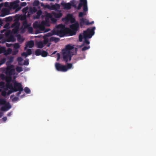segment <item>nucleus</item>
I'll use <instances>...</instances> for the list:
<instances>
[{"label":"nucleus","mask_w":156,"mask_h":156,"mask_svg":"<svg viewBox=\"0 0 156 156\" xmlns=\"http://www.w3.org/2000/svg\"><path fill=\"white\" fill-rule=\"evenodd\" d=\"M62 15L61 11L56 12H53L51 14L46 13L45 14V21H43L40 24L37 22H35L33 24L34 27L36 29H38L41 31L44 30L45 26H49L48 22L49 19L54 23L56 21V20L55 18H59L62 17Z\"/></svg>","instance_id":"1"},{"label":"nucleus","mask_w":156,"mask_h":156,"mask_svg":"<svg viewBox=\"0 0 156 156\" xmlns=\"http://www.w3.org/2000/svg\"><path fill=\"white\" fill-rule=\"evenodd\" d=\"M77 48H74L73 46L68 44L66 46L65 48L62 50V54L63 59L67 62L71 60L72 56L76 53Z\"/></svg>","instance_id":"2"},{"label":"nucleus","mask_w":156,"mask_h":156,"mask_svg":"<svg viewBox=\"0 0 156 156\" xmlns=\"http://www.w3.org/2000/svg\"><path fill=\"white\" fill-rule=\"evenodd\" d=\"M19 23L18 21H16L11 26V27L13 28L11 32L10 30H6L5 29L1 31L2 33L5 32V34L6 37L7 41L13 42L15 41L16 39L12 34L13 33L14 34L17 32L19 29Z\"/></svg>","instance_id":"3"},{"label":"nucleus","mask_w":156,"mask_h":156,"mask_svg":"<svg viewBox=\"0 0 156 156\" xmlns=\"http://www.w3.org/2000/svg\"><path fill=\"white\" fill-rule=\"evenodd\" d=\"M95 29V27H94L92 28H88L87 30L84 31L83 34H80L79 36L80 41H82L83 38L84 40V44H89L90 42L87 40V39L91 38L94 35Z\"/></svg>","instance_id":"4"},{"label":"nucleus","mask_w":156,"mask_h":156,"mask_svg":"<svg viewBox=\"0 0 156 156\" xmlns=\"http://www.w3.org/2000/svg\"><path fill=\"white\" fill-rule=\"evenodd\" d=\"M68 29H66L64 26L60 24L56 27L54 29L52 33V35H57L60 37H62L66 34Z\"/></svg>","instance_id":"5"},{"label":"nucleus","mask_w":156,"mask_h":156,"mask_svg":"<svg viewBox=\"0 0 156 156\" xmlns=\"http://www.w3.org/2000/svg\"><path fill=\"white\" fill-rule=\"evenodd\" d=\"M19 2L20 1L19 0H16L11 2H6L4 3V6L11 9L16 8V11H18L21 8V7L19 6Z\"/></svg>","instance_id":"6"},{"label":"nucleus","mask_w":156,"mask_h":156,"mask_svg":"<svg viewBox=\"0 0 156 156\" xmlns=\"http://www.w3.org/2000/svg\"><path fill=\"white\" fill-rule=\"evenodd\" d=\"M55 66L57 70L63 72L67 71L68 70L72 68L73 67L72 65L71 64H68L66 66L58 63H56Z\"/></svg>","instance_id":"7"},{"label":"nucleus","mask_w":156,"mask_h":156,"mask_svg":"<svg viewBox=\"0 0 156 156\" xmlns=\"http://www.w3.org/2000/svg\"><path fill=\"white\" fill-rule=\"evenodd\" d=\"M34 45V42L33 41H30L27 44L25 48V50H27V53L24 52L22 54V56L27 57L28 55H30L31 54V50L30 49H27V48H32Z\"/></svg>","instance_id":"8"},{"label":"nucleus","mask_w":156,"mask_h":156,"mask_svg":"<svg viewBox=\"0 0 156 156\" xmlns=\"http://www.w3.org/2000/svg\"><path fill=\"white\" fill-rule=\"evenodd\" d=\"M0 105H3L1 108V110L2 111H6L11 108V106L9 103L6 102L3 99L0 98Z\"/></svg>","instance_id":"9"},{"label":"nucleus","mask_w":156,"mask_h":156,"mask_svg":"<svg viewBox=\"0 0 156 156\" xmlns=\"http://www.w3.org/2000/svg\"><path fill=\"white\" fill-rule=\"evenodd\" d=\"M52 34L51 33H49L46 34L44 37V43L41 41L37 42L36 43V44L38 48H42L44 46V45L46 44L48 41V37L51 36Z\"/></svg>","instance_id":"10"},{"label":"nucleus","mask_w":156,"mask_h":156,"mask_svg":"<svg viewBox=\"0 0 156 156\" xmlns=\"http://www.w3.org/2000/svg\"><path fill=\"white\" fill-rule=\"evenodd\" d=\"M41 5L44 8H47L51 10H57L60 9V5L57 4L55 5H45L43 3H41Z\"/></svg>","instance_id":"11"},{"label":"nucleus","mask_w":156,"mask_h":156,"mask_svg":"<svg viewBox=\"0 0 156 156\" xmlns=\"http://www.w3.org/2000/svg\"><path fill=\"white\" fill-rule=\"evenodd\" d=\"M28 9V7H27L25 8H24L23 10L22 11L23 13H25V14L23 17V19H25L26 17L27 16L28 17L30 15L32 14L33 12H35L37 11V9L35 7L30 8V9L29 12H28L27 16L26 15V13Z\"/></svg>","instance_id":"12"},{"label":"nucleus","mask_w":156,"mask_h":156,"mask_svg":"<svg viewBox=\"0 0 156 156\" xmlns=\"http://www.w3.org/2000/svg\"><path fill=\"white\" fill-rule=\"evenodd\" d=\"M80 3L78 6L77 9H80L82 6H83V10L87 11V0H80Z\"/></svg>","instance_id":"13"},{"label":"nucleus","mask_w":156,"mask_h":156,"mask_svg":"<svg viewBox=\"0 0 156 156\" xmlns=\"http://www.w3.org/2000/svg\"><path fill=\"white\" fill-rule=\"evenodd\" d=\"M63 21H65V23H67L70 22L71 23H73L75 21L74 18L70 14H68L64 18L62 19Z\"/></svg>","instance_id":"14"},{"label":"nucleus","mask_w":156,"mask_h":156,"mask_svg":"<svg viewBox=\"0 0 156 156\" xmlns=\"http://www.w3.org/2000/svg\"><path fill=\"white\" fill-rule=\"evenodd\" d=\"M5 7L6 8H3L2 10L1 13L0 15V16L1 17H4L9 14V10L11 9Z\"/></svg>","instance_id":"15"},{"label":"nucleus","mask_w":156,"mask_h":156,"mask_svg":"<svg viewBox=\"0 0 156 156\" xmlns=\"http://www.w3.org/2000/svg\"><path fill=\"white\" fill-rule=\"evenodd\" d=\"M12 50L10 48H9L7 50H5V48L4 47H0V53L4 52L6 55L9 54L11 53Z\"/></svg>","instance_id":"16"},{"label":"nucleus","mask_w":156,"mask_h":156,"mask_svg":"<svg viewBox=\"0 0 156 156\" xmlns=\"http://www.w3.org/2000/svg\"><path fill=\"white\" fill-rule=\"evenodd\" d=\"M30 24H28L26 21H24L23 22V26L24 28L27 29L29 32L31 33L33 29L31 27H30Z\"/></svg>","instance_id":"17"},{"label":"nucleus","mask_w":156,"mask_h":156,"mask_svg":"<svg viewBox=\"0 0 156 156\" xmlns=\"http://www.w3.org/2000/svg\"><path fill=\"white\" fill-rule=\"evenodd\" d=\"M61 5L64 9H68L71 8V4L69 2L66 3L65 2H62L61 3Z\"/></svg>","instance_id":"18"},{"label":"nucleus","mask_w":156,"mask_h":156,"mask_svg":"<svg viewBox=\"0 0 156 156\" xmlns=\"http://www.w3.org/2000/svg\"><path fill=\"white\" fill-rule=\"evenodd\" d=\"M89 23L88 20L86 19L81 18L80 19V25L81 26H83L84 25H89Z\"/></svg>","instance_id":"19"},{"label":"nucleus","mask_w":156,"mask_h":156,"mask_svg":"<svg viewBox=\"0 0 156 156\" xmlns=\"http://www.w3.org/2000/svg\"><path fill=\"white\" fill-rule=\"evenodd\" d=\"M79 28V25L78 23L76 22L70 26L71 29L74 31L77 30Z\"/></svg>","instance_id":"20"},{"label":"nucleus","mask_w":156,"mask_h":156,"mask_svg":"<svg viewBox=\"0 0 156 156\" xmlns=\"http://www.w3.org/2000/svg\"><path fill=\"white\" fill-rule=\"evenodd\" d=\"M69 3L71 4V6H72L73 7H76L77 4V1L75 0H72L70 1Z\"/></svg>","instance_id":"21"},{"label":"nucleus","mask_w":156,"mask_h":156,"mask_svg":"<svg viewBox=\"0 0 156 156\" xmlns=\"http://www.w3.org/2000/svg\"><path fill=\"white\" fill-rule=\"evenodd\" d=\"M59 38L53 37H51L50 38V40L51 41H54L55 42H58L59 41Z\"/></svg>","instance_id":"22"},{"label":"nucleus","mask_w":156,"mask_h":156,"mask_svg":"<svg viewBox=\"0 0 156 156\" xmlns=\"http://www.w3.org/2000/svg\"><path fill=\"white\" fill-rule=\"evenodd\" d=\"M17 60L19 64L20 65H23L22 62L23 61V59L21 57H18L17 58Z\"/></svg>","instance_id":"23"},{"label":"nucleus","mask_w":156,"mask_h":156,"mask_svg":"<svg viewBox=\"0 0 156 156\" xmlns=\"http://www.w3.org/2000/svg\"><path fill=\"white\" fill-rule=\"evenodd\" d=\"M84 11L83 12H80L79 13V16L80 17H82L83 16L86 15V11Z\"/></svg>","instance_id":"24"},{"label":"nucleus","mask_w":156,"mask_h":156,"mask_svg":"<svg viewBox=\"0 0 156 156\" xmlns=\"http://www.w3.org/2000/svg\"><path fill=\"white\" fill-rule=\"evenodd\" d=\"M16 71L19 73H20L23 70V68L19 66H17L16 67Z\"/></svg>","instance_id":"25"},{"label":"nucleus","mask_w":156,"mask_h":156,"mask_svg":"<svg viewBox=\"0 0 156 156\" xmlns=\"http://www.w3.org/2000/svg\"><path fill=\"white\" fill-rule=\"evenodd\" d=\"M17 39L18 41L20 42H21L23 41L24 40V39L23 37L20 35H19L18 36Z\"/></svg>","instance_id":"26"},{"label":"nucleus","mask_w":156,"mask_h":156,"mask_svg":"<svg viewBox=\"0 0 156 156\" xmlns=\"http://www.w3.org/2000/svg\"><path fill=\"white\" fill-rule=\"evenodd\" d=\"M42 51L40 49H37L36 50L35 54L37 55H41Z\"/></svg>","instance_id":"27"},{"label":"nucleus","mask_w":156,"mask_h":156,"mask_svg":"<svg viewBox=\"0 0 156 156\" xmlns=\"http://www.w3.org/2000/svg\"><path fill=\"white\" fill-rule=\"evenodd\" d=\"M42 13L41 10H39L37 12V16L34 17V18H38L41 15Z\"/></svg>","instance_id":"28"},{"label":"nucleus","mask_w":156,"mask_h":156,"mask_svg":"<svg viewBox=\"0 0 156 156\" xmlns=\"http://www.w3.org/2000/svg\"><path fill=\"white\" fill-rule=\"evenodd\" d=\"M41 55L43 57H45L47 55V53L45 51H42Z\"/></svg>","instance_id":"29"},{"label":"nucleus","mask_w":156,"mask_h":156,"mask_svg":"<svg viewBox=\"0 0 156 156\" xmlns=\"http://www.w3.org/2000/svg\"><path fill=\"white\" fill-rule=\"evenodd\" d=\"M24 90L25 92L27 94H29L30 92V89L27 87H26L24 88Z\"/></svg>","instance_id":"30"},{"label":"nucleus","mask_w":156,"mask_h":156,"mask_svg":"<svg viewBox=\"0 0 156 156\" xmlns=\"http://www.w3.org/2000/svg\"><path fill=\"white\" fill-rule=\"evenodd\" d=\"M39 4V2L37 0H35L33 3V5L37 6Z\"/></svg>","instance_id":"31"},{"label":"nucleus","mask_w":156,"mask_h":156,"mask_svg":"<svg viewBox=\"0 0 156 156\" xmlns=\"http://www.w3.org/2000/svg\"><path fill=\"white\" fill-rule=\"evenodd\" d=\"M20 47L19 44L18 43H15L14 45V48L15 49L18 48Z\"/></svg>","instance_id":"32"},{"label":"nucleus","mask_w":156,"mask_h":156,"mask_svg":"<svg viewBox=\"0 0 156 156\" xmlns=\"http://www.w3.org/2000/svg\"><path fill=\"white\" fill-rule=\"evenodd\" d=\"M6 20V21H11L12 20V17H9L5 18Z\"/></svg>","instance_id":"33"},{"label":"nucleus","mask_w":156,"mask_h":156,"mask_svg":"<svg viewBox=\"0 0 156 156\" xmlns=\"http://www.w3.org/2000/svg\"><path fill=\"white\" fill-rule=\"evenodd\" d=\"M90 48L89 46H88L87 47V46H85L82 49V50L83 51L86 50Z\"/></svg>","instance_id":"34"},{"label":"nucleus","mask_w":156,"mask_h":156,"mask_svg":"<svg viewBox=\"0 0 156 156\" xmlns=\"http://www.w3.org/2000/svg\"><path fill=\"white\" fill-rule=\"evenodd\" d=\"M27 5V3L25 2H23L21 3L20 5L21 7Z\"/></svg>","instance_id":"35"},{"label":"nucleus","mask_w":156,"mask_h":156,"mask_svg":"<svg viewBox=\"0 0 156 156\" xmlns=\"http://www.w3.org/2000/svg\"><path fill=\"white\" fill-rule=\"evenodd\" d=\"M29 64L28 60H26L25 61L24 63H23V64L24 65H28Z\"/></svg>","instance_id":"36"},{"label":"nucleus","mask_w":156,"mask_h":156,"mask_svg":"<svg viewBox=\"0 0 156 156\" xmlns=\"http://www.w3.org/2000/svg\"><path fill=\"white\" fill-rule=\"evenodd\" d=\"M57 61H58L60 58V55L59 54V53H57Z\"/></svg>","instance_id":"37"},{"label":"nucleus","mask_w":156,"mask_h":156,"mask_svg":"<svg viewBox=\"0 0 156 156\" xmlns=\"http://www.w3.org/2000/svg\"><path fill=\"white\" fill-rule=\"evenodd\" d=\"M9 26V23H7L4 27V28L7 29Z\"/></svg>","instance_id":"38"},{"label":"nucleus","mask_w":156,"mask_h":156,"mask_svg":"<svg viewBox=\"0 0 156 156\" xmlns=\"http://www.w3.org/2000/svg\"><path fill=\"white\" fill-rule=\"evenodd\" d=\"M18 52V50H15L13 53V54L15 55Z\"/></svg>","instance_id":"39"},{"label":"nucleus","mask_w":156,"mask_h":156,"mask_svg":"<svg viewBox=\"0 0 156 156\" xmlns=\"http://www.w3.org/2000/svg\"><path fill=\"white\" fill-rule=\"evenodd\" d=\"M6 45L7 47H10L12 45V44H11L6 43Z\"/></svg>","instance_id":"40"},{"label":"nucleus","mask_w":156,"mask_h":156,"mask_svg":"<svg viewBox=\"0 0 156 156\" xmlns=\"http://www.w3.org/2000/svg\"><path fill=\"white\" fill-rule=\"evenodd\" d=\"M7 118L6 117H4L2 119V120L4 122L7 120Z\"/></svg>","instance_id":"41"},{"label":"nucleus","mask_w":156,"mask_h":156,"mask_svg":"<svg viewBox=\"0 0 156 156\" xmlns=\"http://www.w3.org/2000/svg\"><path fill=\"white\" fill-rule=\"evenodd\" d=\"M2 21L1 20H0V25L2 26Z\"/></svg>","instance_id":"42"},{"label":"nucleus","mask_w":156,"mask_h":156,"mask_svg":"<svg viewBox=\"0 0 156 156\" xmlns=\"http://www.w3.org/2000/svg\"><path fill=\"white\" fill-rule=\"evenodd\" d=\"M3 115V113L0 112V118Z\"/></svg>","instance_id":"43"},{"label":"nucleus","mask_w":156,"mask_h":156,"mask_svg":"<svg viewBox=\"0 0 156 156\" xmlns=\"http://www.w3.org/2000/svg\"><path fill=\"white\" fill-rule=\"evenodd\" d=\"M4 42H5V41H2V40L0 41V43H2L3 44V43H4Z\"/></svg>","instance_id":"44"},{"label":"nucleus","mask_w":156,"mask_h":156,"mask_svg":"<svg viewBox=\"0 0 156 156\" xmlns=\"http://www.w3.org/2000/svg\"><path fill=\"white\" fill-rule=\"evenodd\" d=\"M94 23V21H92V22H91V23H90V24H93V23Z\"/></svg>","instance_id":"45"},{"label":"nucleus","mask_w":156,"mask_h":156,"mask_svg":"<svg viewBox=\"0 0 156 156\" xmlns=\"http://www.w3.org/2000/svg\"><path fill=\"white\" fill-rule=\"evenodd\" d=\"M11 115V113H9L8 114V116H10Z\"/></svg>","instance_id":"46"},{"label":"nucleus","mask_w":156,"mask_h":156,"mask_svg":"<svg viewBox=\"0 0 156 156\" xmlns=\"http://www.w3.org/2000/svg\"><path fill=\"white\" fill-rule=\"evenodd\" d=\"M56 51H54V52L52 54H52H54L55 53H56Z\"/></svg>","instance_id":"47"},{"label":"nucleus","mask_w":156,"mask_h":156,"mask_svg":"<svg viewBox=\"0 0 156 156\" xmlns=\"http://www.w3.org/2000/svg\"><path fill=\"white\" fill-rule=\"evenodd\" d=\"M37 33H40V32H38V31H37Z\"/></svg>","instance_id":"48"},{"label":"nucleus","mask_w":156,"mask_h":156,"mask_svg":"<svg viewBox=\"0 0 156 156\" xmlns=\"http://www.w3.org/2000/svg\"><path fill=\"white\" fill-rule=\"evenodd\" d=\"M2 90V89L0 88V92Z\"/></svg>","instance_id":"49"},{"label":"nucleus","mask_w":156,"mask_h":156,"mask_svg":"<svg viewBox=\"0 0 156 156\" xmlns=\"http://www.w3.org/2000/svg\"><path fill=\"white\" fill-rule=\"evenodd\" d=\"M3 0H0V2L2 1H3Z\"/></svg>","instance_id":"50"},{"label":"nucleus","mask_w":156,"mask_h":156,"mask_svg":"<svg viewBox=\"0 0 156 156\" xmlns=\"http://www.w3.org/2000/svg\"><path fill=\"white\" fill-rule=\"evenodd\" d=\"M21 98H23V97L22 96H21Z\"/></svg>","instance_id":"51"},{"label":"nucleus","mask_w":156,"mask_h":156,"mask_svg":"<svg viewBox=\"0 0 156 156\" xmlns=\"http://www.w3.org/2000/svg\"><path fill=\"white\" fill-rule=\"evenodd\" d=\"M21 1H23L24 0H21Z\"/></svg>","instance_id":"52"}]
</instances>
